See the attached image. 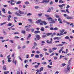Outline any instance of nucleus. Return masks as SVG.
<instances>
[{"label": "nucleus", "instance_id": "nucleus-1", "mask_svg": "<svg viewBox=\"0 0 74 74\" xmlns=\"http://www.w3.org/2000/svg\"><path fill=\"white\" fill-rule=\"evenodd\" d=\"M47 19L49 21H51L53 23H55V21L52 19V18L51 17H49L47 18Z\"/></svg>", "mask_w": 74, "mask_h": 74}, {"label": "nucleus", "instance_id": "nucleus-2", "mask_svg": "<svg viewBox=\"0 0 74 74\" xmlns=\"http://www.w3.org/2000/svg\"><path fill=\"white\" fill-rule=\"evenodd\" d=\"M49 0H44L42 2L38 3L39 4V3H49Z\"/></svg>", "mask_w": 74, "mask_h": 74}, {"label": "nucleus", "instance_id": "nucleus-3", "mask_svg": "<svg viewBox=\"0 0 74 74\" xmlns=\"http://www.w3.org/2000/svg\"><path fill=\"white\" fill-rule=\"evenodd\" d=\"M43 24H44L45 25H46L47 24V23L45 21H42V23H40V25H43Z\"/></svg>", "mask_w": 74, "mask_h": 74}, {"label": "nucleus", "instance_id": "nucleus-4", "mask_svg": "<svg viewBox=\"0 0 74 74\" xmlns=\"http://www.w3.org/2000/svg\"><path fill=\"white\" fill-rule=\"evenodd\" d=\"M42 20L41 19H39L36 22V23H40V24L42 22V21H41Z\"/></svg>", "mask_w": 74, "mask_h": 74}, {"label": "nucleus", "instance_id": "nucleus-5", "mask_svg": "<svg viewBox=\"0 0 74 74\" xmlns=\"http://www.w3.org/2000/svg\"><path fill=\"white\" fill-rule=\"evenodd\" d=\"M14 2H15L14 0H11V2H10L11 4L12 5H15V3H13Z\"/></svg>", "mask_w": 74, "mask_h": 74}, {"label": "nucleus", "instance_id": "nucleus-6", "mask_svg": "<svg viewBox=\"0 0 74 74\" xmlns=\"http://www.w3.org/2000/svg\"><path fill=\"white\" fill-rule=\"evenodd\" d=\"M36 38H37L38 40H40V38H41L40 36V35H39L36 36Z\"/></svg>", "mask_w": 74, "mask_h": 74}, {"label": "nucleus", "instance_id": "nucleus-7", "mask_svg": "<svg viewBox=\"0 0 74 74\" xmlns=\"http://www.w3.org/2000/svg\"><path fill=\"white\" fill-rule=\"evenodd\" d=\"M49 53H52L53 52L52 51V49H49Z\"/></svg>", "mask_w": 74, "mask_h": 74}, {"label": "nucleus", "instance_id": "nucleus-8", "mask_svg": "<svg viewBox=\"0 0 74 74\" xmlns=\"http://www.w3.org/2000/svg\"><path fill=\"white\" fill-rule=\"evenodd\" d=\"M35 34H37V33H40V32L39 31H36L34 32Z\"/></svg>", "mask_w": 74, "mask_h": 74}, {"label": "nucleus", "instance_id": "nucleus-9", "mask_svg": "<svg viewBox=\"0 0 74 74\" xmlns=\"http://www.w3.org/2000/svg\"><path fill=\"white\" fill-rule=\"evenodd\" d=\"M63 47H62L58 51L59 53H61V51H63Z\"/></svg>", "mask_w": 74, "mask_h": 74}, {"label": "nucleus", "instance_id": "nucleus-10", "mask_svg": "<svg viewBox=\"0 0 74 74\" xmlns=\"http://www.w3.org/2000/svg\"><path fill=\"white\" fill-rule=\"evenodd\" d=\"M2 11L4 13V14H5L6 13L5 12V10L4 8H3L2 9Z\"/></svg>", "mask_w": 74, "mask_h": 74}, {"label": "nucleus", "instance_id": "nucleus-11", "mask_svg": "<svg viewBox=\"0 0 74 74\" xmlns=\"http://www.w3.org/2000/svg\"><path fill=\"white\" fill-rule=\"evenodd\" d=\"M21 33H23V34H25L26 32H25V31L23 30L21 31Z\"/></svg>", "mask_w": 74, "mask_h": 74}, {"label": "nucleus", "instance_id": "nucleus-12", "mask_svg": "<svg viewBox=\"0 0 74 74\" xmlns=\"http://www.w3.org/2000/svg\"><path fill=\"white\" fill-rule=\"evenodd\" d=\"M19 12L20 14H21V15H22L23 14H24V12L21 11H19Z\"/></svg>", "mask_w": 74, "mask_h": 74}, {"label": "nucleus", "instance_id": "nucleus-13", "mask_svg": "<svg viewBox=\"0 0 74 74\" xmlns=\"http://www.w3.org/2000/svg\"><path fill=\"white\" fill-rule=\"evenodd\" d=\"M63 44H59L58 45H57L56 46H57V47H58H58H62V46H63Z\"/></svg>", "mask_w": 74, "mask_h": 74}, {"label": "nucleus", "instance_id": "nucleus-14", "mask_svg": "<svg viewBox=\"0 0 74 74\" xmlns=\"http://www.w3.org/2000/svg\"><path fill=\"white\" fill-rule=\"evenodd\" d=\"M40 30L41 31H44V27H41Z\"/></svg>", "mask_w": 74, "mask_h": 74}, {"label": "nucleus", "instance_id": "nucleus-15", "mask_svg": "<svg viewBox=\"0 0 74 74\" xmlns=\"http://www.w3.org/2000/svg\"><path fill=\"white\" fill-rule=\"evenodd\" d=\"M66 19H73V17H69V16H68V17H66Z\"/></svg>", "mask_w": 74, "mask_h": 74}, {"label": "nucleus", "instance_id": "nucleus-16", "mask_svg": "<svg viewBox=\"0 0 74 74\" xmlns=\"http://www.w3.org/2000/svg\"><path fill=\"white\" fill-rule=\"evenodd\" d=\"M41 71H43V67H41L39 70V72H41Z\"/></svg>", "mask_w": 74, "mask_h": 74}, {"label": "nucleus", "instance_id": "nucleus-17", "mask_svg": "<svg viewBox=\"0 0 74 74\" xmlns=\"http://www.w3.org/2000/svg\"><path fill=\"white\" fill-rule=\"evenodd\" d=\"M58 49V48L57 47H54L52 48V50L53 51H55V50H56V49Z\"/></svg>", "mask_w": 74, "mask_h": 74}, {"label": "nucleus", "instance_id": "nucleus-18", "mask_svg": "<svg viewBox=\"0 0 74 74\" xmlns=\"http://www.w3.org/2000/svg\"><path fill=\"white\" fill-rule=\"evenodd\" d=\"M35 57L36 58H39V55H36L35 56Z\"/></svg>", "mask_w": 74, "mask_h": 74}, {"label": "nucleus", "instance_id": "nucleus-19", "mask_svg": "<svg viewBox=\"0 0 74 74\" xmlns=\"http://www.w3.org/2000/svg\"><path fill=\"white\" fill-rule=\"evenodd\" d=\"M15 14L16 15H18V16H21V14H19V13H18L17 12H16L15 13Z\"/></svg>", "mask_w": 74, "mask_h": 74}, {"label": "nucleus", "instance_id": "nucleus-20", "mask_svg": "<svg viewBox=\"0 0 74 74\" xmlns=\"http://www.w3.org/2000/svg\"><path fill=\"white\" fill-rule=\"evenodd\" d=\"M31 36H32V34H29L27 38V40H29V39L30 38V37H31Z\"/></svg>", "mask_w": 74, "mask_h": 74}, {"label": "nucleus", "instance_id": "nucleus-21", "mask_svg": "<svg viewBox=\"0 0 74 74\" xmlns=\"http://www.w3.org/2000/svg\"><path fill=\"white\" fill-rule=\"evenodd\" d=\"M9 73V71H5L4 72V74H8Z\"/></svg>", "mask_w": 74, "mask_h": 74}, {"label": "nucleus", "instance_id": "nucleus-22", "mask_svg": "<svg viewBox=\"0 0 74 74\" xmlns=\"http://www.w3.org/2000/svg\"><path fill=\"white\" fill-rule=\"evenodd\" d=\"M28 21H29V22H33V21L32 19H28Z\"/></svg>", "mask_w": 74, "mask_h": 74}, {"label": "nucleus", "instance_id": "nucleus-23", "mask_svg": "<svg viewBox=\"0 0 74 74\" xmlns=\"http://www.w3.org/2000/svg\"><path fill=\"white\" fill-rule=\"evenodd\" d=\"M58 7H60V8H61V10L62 9H63V8H62V7H63V6H62V5H58Z\"/></svg>", "mask_w": 74, "mask_h": 74}, {"label": "nucleus", "instance_id": "nucleus-24", "mask_svg": "<svg viewBox=\"0 0 74 74\" xmlns=\"http://www.w3.org/2000/svg\"><path fill=\"white\" fill-rule=\"evenodd\" d=\"M51 8H49L48 10L47 11V12H51Z\"/></svg>", "mask_w": 74, "mask_h": 74}, {"label": "nucleus", "instance_id": "nucleus-25", "mask_svg": "<svg viewBox=\"0 0 74 74\" xmlns=\"http://www.w3.org/2000/svg\"><path fill=\"white\" fill-rule=\"evenodd\" d=\"M32 14L30 13H29L28 14H27V16H30V15H32Z\"/></svg>", "mask_w": 74, "mask_h": 74}, {"label": "nucleus", "instance_id": "nucleus-26", "mask_svg": "<svg viewBox=\"0 0 74 74\" xmlns=\"http://www.w3.org/2000/svg\"><path fill=\"white\" fill-rule=\"evenodd\" d=\"M39 66L38 65H35L34 66V67L36 69H37V68H38V66Z\"/></svg>", "mask_w": 74, "mask_h": 74}, {"label": "nucleus", "instance_id": "nucleus-27", "mask_svg": "<svg viewBox=\"0 0 74 74\" xmlns=\"http://www.w3.org/2000/svg\"><path fill=\"white\" fill-rule=\"evenodd\" d=\"M59 29L57 27H55L53 28V30H58Z\"/></svg>", "mask_w": 74, "mask_h": 74}, {"label": "nucleus", "instance_id": "nucleus-28", "mask_svg": "<svg viewBox=\"0 0 74 74\" xmlns=\"http://www.w3.org/2000/svg\"><path fill=\"white\" fill-rule=\"evenodd\" d=\"M64 3V2L62 1V0H60L59 1V3Z\"/></svg>", "mask_w": 74, "mask_h": 74}, {"label": "nucleus", "instance_id": "nucleus-29", "mask_svg": "<svg viewBox=\"0 0 74 74\" xmlns=\"http://www.w3.org/2000/svg\"><path fill=\"white\" fill-rule=\"evenodd\" d=\"M25 4H29V2L27 1H26L25 2Z\"/></svg>", "mask_w": 74, "mask_h": 74}, {"label": "nucleus", "instance_id": "nucleus-30", "mask_svg": "<svg viewBox=\"0 0 74 74\" xmlns=\"http://www.w3.org/2000/svg\"><path fill=\"white\" fill-rule=\"evenodd\" d=\"M6 24V22L3 23L1 24V25L3 26V25H5V24Z\"/></svg>", "mask_w": 74, "mask_h": 74}, {"label": "nucleus", "instance_id": "nucleus-31", "mask_svg": "<svg viewBox=\"0 0 74 74\" xmlns=\"http://www.w3.org/2000/svg\"><path fill=\"white\" fill-rule=\"evenodd\" d=\"M54 40H59V38L58 37H56L54 38H53Z\"/></svg>", "mask_w": 74, "mask_h": 74}, {"label": "nucleus", "instance_id": "nucleus-32", "mask_svg": "<svg viewBox=\"0 0 74 74\" xmlns=\"http://www.w3.org/2000/svg\"><path fill=\"white\" fill-rule=\"evenodd\" d=\"M40 8V7L38 6H35V9H38V8Z\"/></svg>", "mask_w": 74, "mask_h": 74}, {"label": "nucleus", "instance_id": "nucleus-33", "mask_svg": "<svg viewBox=\"0 0 74 74\" xmlns=\"http://www.w3.org/2000/svg\"><path fill=\"white\" fill-rule=\"evenodd\" d=\"M21 2L20 1H18L16 2V4H21Z\"/></svg>", "mask_w": 74, "mask_h": 74}, {"label": "nucleus", "instance_id": "nucleus-34", "mask_svg": "<svg viewBox=\"0 0 74 74\" xmlns=\"http://www.w3.org/2000/svg\"><path fill=\"white\" fill-rule=\"evenodd\" d=\"M42 64H47V62H43L42 63Z\"/></svg>", "mask_w": 74, "mask_h": 74}, {"label": "nucleus", "instance_id": "nucleus-35", "mask_svg": "<svg viewBox=\"0 0 74 74\" xmlns=\"http://www.w3.org/2000/svg\"><path fill=\"white\" fill-rule=\"evenodd\" d=\"M12 23H10L8 25V26H12Z\"/></svg>", "mask_w": 74, "mask_h": 74}, {"label": "nucleus", "instance_id": "nucleus-36", "mask_svg": "<svg viewBox=\"0 0 74 74\" xmlns=\"http://www.w3.org/2000/svg\"><path fill=\"white\" fill-rule=\"evenodd\" d=\"M60 32L61 33H63L64 32V29H62V30H61L60 31Z\"/></svg>", "mask_w": 74, "mask_h": 74}, {"label": "nucleus", "instance_id": "nucleus-37", "mask_svg": "<svg viewBox=\"0 0 74 74\" xmlns=\"http://www.w3.org/2000/svg\"><path fill=\"white\" fill-rule=\"evenodd\" d=\"M54 59V60H56L58 59V57L56 56H54L53 58Z\"/></svg>", "mask_w": 74, "mask_h": 74}, {"label": "nucleus", "instance_id": "nucleus-38", "mask_svg": "<svg viewBox=\"0 0 74 74\" xmlns=\"http://www.w3.org/2000/svg\"><path fill=\"white\" fill-rule=\"evenodd\" d=\"M3 33L4 35H6V34H7V33L5 31H3Z\"/></svg>", "mask_w": 74, "mask_h": 74}, {"label": "nucleus", "instance_id": "nucleus-39", "mask_svg": "<svg viewBox=\"0 0 74 74\" xmlns=\"http://www.w3.org/2000/svg\"><path fill=\"white\" fill-rule=\"evenodd\" d=\"M3 68L4 70H7V69L5 66H3Z\"/></svg>", "mask_w": 74, "mask_h": 74}, {"label": "nucleus", "instance_id": "nucleus-40", "mask_svg": "<svg viewBox=\"0 0 74 74\" xmlns=\"http://www.w3.org/2000/svg\"><path fill=\"white\" fill-rule=\"evenodd\" d=\"M55 55V53H53L52 54H51L50 56H52L53 55Z\"/></svg>", "mask_w": 74, "mask_h": 74}, {"label": "nucleus", "instance_id": "nucleus-41", "mask_svg": "<svg viewBox=\"0 0 74 74\" xmlns=\"http://www.w3.org/2000/svg\"><path fill=\"white\" fill-rule=\"evenodd\" d=\"M47 67H48V68H52V66H50V65H47Z\"/></svg>", "mask_w": 74, "mask_h": 74}, {"label": "nucleus", "instance_id": "nucleus-42", "mask_svg": "<svg viewBox=\"0 0 74 74\" xmlns=\"http://www.w3.org/2000/svg\"><path fill=\"white\" fill-rule=\"evenodd\" d=\"M61 12H66V11L64 10H60Z\"/></svg>", "mask_w": 74, "mask_h": 74}, {"label": "nucleus", "instance_id": "nucleus-43", "mask_svg": "<svg viewBox=\"0 0 74 74\" xmlns=\"http://www.w3.org/2000/svg\"><path fill=\"white\" fill-rule=\"evenodd\" d=\"M45 41H42V45H44V44H44V43H45Z\"/></svg>", "mask_w": 74, "mask_h": 74}, {"label": "nucleus", "instance_id": "nucleus-44", "mask_svg": "<svg viewBox=\"0 0 74 74\" xmlns=\"http://www.w3.org/2000/svg\"><path fill=\"white\" fill-rule=\"evenodd\" d=\"M66 12H67L69 14L70 13V12H69V10H68V9H66Z\"/></svg>", "mask_w": 74, "mask_h": 74}, {"label": "nucleus", "instance_id": "nucleus-45", "mask_svg": "<svg viewBox=\"0 0 74 74\" xmlns=\"http://www.w3.org/2000/svg\"><path fill=\"white\" fill-rule=\"evenodd\" d=\"M67 70H70V67H69V65H68L67 67Z\"/></svg>", "mask_w": 74, "mask_h": 74}, {"label": "nucleus", "instance_id": "nucleus-46", "mask_svg": "<svg viewBox=\"0 0 74 74\" xmlns=\"http://www.w3.org/2000/svg\"><path fill=\"white\" fill-rule=\"evenodd\" d=\"M9 42H12V43H14V41L12 40H9Z\"/></svg>", "mask_w": 74, "mask_h": 74}, {"label": "nucleus", "instance_id": "nucleus-47", "mask_svg": "<svg viewBox=\"0 0 74 74\" xmlns=\"http://www.w3.org/2000/svg\"><path fill=\"white\" fill-rule=\"evenodd\" d=\"M69 38V37L68 36H66V37H65V39H68Z\"/></svg>", "mask_w": 74, "mask_h": 74}, {"label": "nucleus", "instance_id": "nucleus-48", "mask_svg": "<svg viewBox=\"0 0 74 74\" xmlns=\"http://www.w3.org/2000/svg\"><path fill=\"white\" fill-rule=\"evenodd\" d=\"M42 15V13H41V14H38V16H41Z\"/></svg>", "mask_w": 74, "mask_h": 74}, {"label": "nucleus", "instance_id": "nucleus-49", "mask_svg": "<svg viewBox=\"0 0 74 74\" xmlns=\"http://www.w3.org/2000/svg\"><path fill=\"white\" fill-rule=\"evenodd\" d=\"M26 31H27V32H29L30 31V29H28V28H27L26 29Z\"/></svg>", "mask_w": 74, "mask_h": 74}, {"label": "nucleus", "instance_id": "nucleus-50", "mask_svg": "<svg viewBox=\"0 0 74 74\" xmlns=\"http://www.w3.org/2000/svg\"><path fill=\"white\" fill-rule=\"evenodd\" d=\"M16 74H20V72L19 71H17V73Z\"/></svg>", "mask_w": 74, "mask_h": 74}, {"label": "nucleus", "instance_id": "nucleus-51", "mask_svg": "<svg viewBox=\"0 0 74 74\" xmlns=\"http://www.w3.org/2000/svg\"><path fill=\"white\" fill-rule=\"evenodd\" d=\"M8 14H12V13L10 12V11H8Z\"/></svg>", "mask_w": 74, "mask_h": 74}, {"label": "nucleus", "instance_id": "nucleus-52", "mask_svg": "<svg viewBox=\"0 0 74 74\" xmlns=\"http://www.w3.org/2000/svg\"><path fill=\"white\" fill-rule=\"evenodd\" d=\"M8 62H12V60H8Z\"/></svg>", "mask_w": 74, "mask_h": 74}, {"label": "nucleus", "instance_id": "nucleus-53", "mask_svg": "<svg viewBox=\"0 0 74 74\" xmlns=\"http://www.w3.org/2000/svg\"><path fill=\"white\" fill-rule=\"evenodd\" d=\"M0 39L1 40H3V39H4V38L3 37L1 36L0 37Z\"/></svg>", "mask_w": 74, "mask_h": 74}, {"label": "nucleus", "instance_id": "nucleus-54", "mask_svg": "<svg viewBox=\"0 0 74 74\" xmlns=\"http://www.w3.org/2000/svg\"><path fill=\"white\" fill-rule=\"evenodd\" d=\"M36 53H40V52L39 51H36Z\"/></svg>", "mask_w": 74, "mask_h": 74}, {"label": "nucleus", "instance_id": "nucleus-55", "mask_svg": "<svg viewBox=\"0 0 74 74\" xmlns=\"http://www.w3.org/2000/svg\"><path fill=\"white\" fill-rule=\"evenodd\" d=\"M58 21H62V19H60V18H59L58 19Z\"/></svg>", "mask_w": 74, "mask_h": 74}, {"label": "nucleus", "instance_id": "nucleus-56", "mask_svg": "<svg viewBox=\"0 0 74 74\" xmlns=\"http://www.w3.org/2000/svg\"><path fill=\"white\" fill-rule=\"evenodd\" d=\"M62 65L63 66V67H64V66L66 65V64H62Z\"/></svg>", "mask_w": 74, "mask_h": 74}, {"label": "nucleus", "instance_id": "nucleus-57", "mask_svg": "<svg viewBox=\"0 0 74 74\" xmlns=\"http://www.w3.org/2000/svg\"><path fill=\"white\" fill-rule=\"evenodd\" d=\"M29 54L27 55V56H26V58H29Z\"/></svg>", "mask_w": 74, "mask_h": 74}, {"label": "nucleus", "instance_id": "nucleus-58", "mask_svg": "<svg viewBox=\"0 0 74 74\" xmlns=\"http://www.w3.org/2000/svg\"><path fill=\"white\" fill-rule=\"evenodd\" d=\"M46 36H46V35H43L42 36V37H43V38H44L45 37H46Z\"/></svg>", "mask_w": 74, "mask_h": 74}, {"label": "nucleus", "instance_id": "nucleus-59", "mask_svg": "<svg viewBox=\"0 0 74 74\" xmlns=\"http://www.w3.org/2000/svg\"><path fill=\"white\" fill-rule=\"evenodd\" d=\"M19 25H20V26H21L22 25V23H18Z\"/></svg>", "mask_w": 74, "mask_h": 74}, {"label": "nucleus", "instance_id": "nucleus-60", "mask_svg": "<svg viewBox=\"0 0 74 74\" xmlns=\"http://www.w3.org/2000/svg\"><path fill=\"white\" fill-rule=\"evenodd\" d=\"M10 20H11V19L10 18V17H8V21H10Z\"/></svg>", "mask_w": 74, "mask_h": 74}, {"label": "nucleus", "instance_id": "nucleus-61", "mask_svg": "<svg viewBox=\"0 0 74 74\" xmlns=\"http://www.w3.org/2000/svg\"><path fill=\"white\" fill-rule=\"evenodd\" d=\"M45 16H46L47 17H49V15L47 14H45Z\"/></svg>", "mask_w": 74, "mask_h": 74}, {"label": "nucleus", "instance_id": "nucleus-62", "mask_svg": "<svg viewBox=\"0 0 74 74\" xmlns=\"http://www.w3.org/2000/svg\"><path fill=\"white\" fill-rule=\"evenodd\" d=\"M66 8L67 9L69 8H70V6H69V5H67Z\"/></svg>", "mask_w": 74, "mask_h": 74}, {"label": "nucleus", "instance_id": "nucleus-63", "mask_svg": "<svg viewBox=\"0 0 74 74\" xmlns=\"http://www.w3.org/2000/svg\"><path fill=\"white\" fill-rule=\"evenodd\" d=\"M34 46H35V47H36L37 46V43L35 42L34 43Z\"/></svg>", "mask_w": 74, "mask_h": 74}, {"label": "nucleus", "instance_id": "nucleus-64", "mask_svg": "<svg viewBox=\"0 0 74 74\" xmlns=\"http://www.w3.org/2000/svg\"><path fill=\"white\" fill-rule=\"evenodd\" d=\"M51 34H52V33H49L47 34V36H49L51 35Z\"/></svg>", "mask_w": 74, "mask_h": 74}]
</instances>
